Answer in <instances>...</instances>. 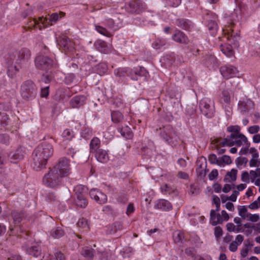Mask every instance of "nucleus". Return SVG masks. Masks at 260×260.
Returning <instances> with one entry per match:
<instances>
[{"label": "nucleus", "mask_w": 260, "mask_h": 260, "mask_svg": "<svg viewBox=\"0 0 260 260\" xmlns=\"http://www.w3.org/2000/svg\"><path fill=\"white\" fill-rule=\"evenodd\" d=\"M254 103L250 99H245L238 103V108L241 112H247L253 109Z\"/></svg>", "instance_id": "20"}, {"label": "nucleus", "mask_w": 260, "mask_h": 260, "mask_svg": "<svg viewBox=\"0 0 260 260\" xmlns=\"http://www.w3.org/2000/svg\"><path fill=\"white\" fill-rule=\"evenodd\" d=\"M127 11L139 14L144 11L146 9V5L144 3L141 2H130L128 4L125 5Z\"/></svg>", "instance_id": "14"}, {"label": "nucleus", "mask_w": 260, "mask_h": 260, "mask_svg": "<svg viewBox=\"0 0 260 260\" xmlns=\"http://www.w3.org/2000/svg\"><path fill=\"white\" fill-rule=\"evenodd\" d=\"M55 258H54V256L51 255L50 253L44 254L43 256V258L44 260H65V256L59 251H57L54 254Z\"/></svg>", "instance_id": "28"}, {"label": "nucleus", "mask_w": 260, "mask_h": 260, "mask_svg": "<svg viewBox=\"0 0 260 260\" xmlns=\"http://www.w3.org/2000/svg\"><path fill=\"white\" fill-rule=\"evenodd\" d=\"M173 40L175 41L182 43V44H187L188 42V39L185 34L177 30L172 36Z\"/></svg>", "instance_id": "25"}, {"label": "nucleus", "mask_w": 260, "mask_h": 260, "mask_svg": "<svg viewBox=\"0 0 260 260\" xmlns=\"http://www.w3.org/2000/svg\"><path fill=\"white\" fill-rule=\"evenodd\" d=\"M210 34L211 36H214L217 31L218 26L215 21L209 20L207 24Z\"/></svg>", "instance_id": "34"}, {"label": "nucleus", "mask_w": 260, "mask_h": 260, "mask_svg": "<svg viewBox=\"0 0 260 260\" xmlns=\"http://www.w3.org/2000/svg\"><path fill=\"white\" fill-rule=\"evenodd\" d=\"M160 135L166 142L172 146L176 145L178 137L171 125H167L165 126L161 130Z\"/></svg>", "instance_id": "9"}, {"label": "nucleus", "mask_w": 260, "mask_h": 260, "mask_svg": "<svg viewBox=\"0 0 260 260\" xmlns=\"http://www.w3.org/2000/svg\"><path fill=\"white\" fill-rule=\"evenodd\" d=\"M165 45V41L162 39H157L152 43V47L155 49H159L160 47Z\"/></svg>", "instance_id": "49"}, {"label": "nucleus", "mask_w": 260, "mask_h": 260, "mask_svg": "<svg viewBox=\"0 0 260 260\" xmlns=\"http://www.w3.org/2000/svg\"><path fill=\"white\" fill-rule=\"evenodd\" d=\"M86 102V97L84 95H77L73 98L70 101L72 108H78L82 106Z\"/></svg>", "instance_id": "21"}, {"label": "nucleus", "mask_w": 260, "mask_h": 260, "mask_svg": "<svg viewBox=\"0 0 260 260\" xmlns=\"http://www.w3.org/2000/svg\"><path fill=\"white\" fill-rule=\"evenodd\" d=\"M248 219L251 222H255L259 220L260 219V216L258 214H251L250 213L249 216L248 217Z\"/></svg>", "instance_id": "63"}, {"label": "nucleus", "mask_w": 260, "mask_h": 260, "mask_svg": "<svg viewBox=\"0 0 260 260\" xmlns=\"http://www.w3.org/2000/svg\"><path fill=\"white\" fill-rule=\"evenodd\" d=\"M160 189L164 194H171L174 192L175 188L169 184H165L161 186Z\"/></svg>", "instance_id": "38"}, {"label": "nucleus", "mask_w": 260, "mask_h": 260, "mask_svg": "<svg viewBox=\"0 0 260 260\" xmlns=\"http://www.w3.org/2000/svg\"><path fill=\"white\" fill-rule=\"evenodd\" d=\"M118 131L121 135L126 139H131L133 136L131 128L128 126L119 128Z\"/></svg>", "instance_id": "31"}, {"label": "nucleus", "mask_w": 260, "mask_h": 260, "mask_svg": "<svg viewBox=\"0 0 260 260\" xmlns=\"http://www.w3.org/2000/svg\"><path fill=\"white\" fill-rule=\"evenodd\" d=\"M232 161L231 157L228 155H223L219 158L218 165L220 167H223L226 165H230Z\"/></svg>", "instance_id": "36"}, {"label": "nucleus", "mask_w": 260, "mask_h": 260, "mask_svg": "<svg viewBox=\"0 0 260 260\" xmlns=\"http://www.w3.org/2000/svg\"><path fill=\"white\" fill-rule=\"evenodd\" d=\"M53 168L62 178L68 176L71 173L70 160L67 158L60 159Z\"/></svg>", "instance_id": "11"}, {"label": "nucleus", "mask_w": 260, "mask_h": 260, "mask_svg": "<svg viewBox=\"0 0 260 260\" xmlns=\"http://www.w3.org/2000/svg\"><path fill=\"white\" fill-rule=\"evenodd\" d=\"M223 33L224 36L222 41L226 43L225 45H221V51L225 56L230 57L234 55L233 48L239 46L240 34L237 32L235 34H231L229 31Z\"/></svg>", "instance_id": "3"}, {"label": "nucleus", "mask_w": 260, "mask_h": 260, "mask_svg": "<svg viewBox=\"0 0 260 260\" xmlns=\"http://www.w3.org/2000/svg\"><path fill=\"white\" fill-rule=\"evenodd\" d=\"M10 138L7 134H0V142L7 144L9 143Z\"/></svg>", "instance_id": "57"}, {"label": "nucleus", "mask_w": 260, "mask_h": 260, "mask_svg": "<svg viewBox=\"0 0 260 260\" xmlns=\"http://www.w3.org/2000/svg\"><path fill=\"white\" fill-rule=\"evenodd\" d=\"M94 250L91 248L85 247L82 251V254L86 257L92 258L93 256Z\"/></svg>", "instance_id": "45"}, {"label": "nucleus", "mask_w": 260, "mask_h": 260, "mask_svg": "<svg viewBox=\"0 0 260 260\" xmlns=\"http://www.w3.org/2000/svg\"><path fill=\"white\" fill-rule=\"evenodd\" d=\"M206 59V60L205 62V64L208 67H209L211 64L214 63L216 60L215 57L214 55H210V56H208L207 58Z\"/></svg>", "instance_id": "58"}, {"label": "nucleus", "mask_w": 260, "mask_h": 260, "mask_svg": "<svg viewBox=\"0 0 260 260\" xmlns=\"http://www.w3.org/2000/svg\"><path fill=\"white\" fill-rule=\"evenodd\" d=\"M77 206L81 208H85L87 205L88 202L86 199V196L78 198L76 200Z\"/></svg>", "instance_id": "44"}, {"label": "nucleus", "mask_w": 260, "mask_h": 260, "mask_svg": "<svg viewBox=\"0 0 260 260\" xmlns=\"http://www.w3.org/2000/svg\"><path fill=\"white\" fill-rule=\"evenodd\" d=\"M94 26L95 29L101 35L106 37H110L111 36L110 33L105 28L97 24H95Z\"/></svg>", "instance_id": "46"}, {"label": "nucleus", "mask_w": 260, "mask_h": 260, "mask_svg": "<svg viewBox=\"0 0 260 260\" xmlns=\"http://www.w3.org/2000/svg\"><path fill=\"white\" fill-rule=\"evenodd\" d=\"M37 93V88L32 81L27 80L22 84L20 93L23 99L31 100L36 96Z\"/></svg>", "instance_id": "7"}, {"label": "nucleus", "mask_w": 260, "mask_h": 260, "mask_svg": "<svg viewBox=\"0 0 260 260\" xmlns=\"http://www.w3.org/2000/svg\"><path fill=\"white\" fill-rule=\"evenodd\" d=\"M211 224L213 225H216L218 224H220L222 222L221 216L220 214L216 213L214 210H211L210 211V220Z\"/></svg>", "instance_id": "26"}, {"label": "nucleus", "mask_w": 260, "mask_h": 260, "mask_svg": "<svg viewBox=\"0 0 260 260\" xmlns=\"http://www.w3.org/2000/svg\"><path fill=\"white\" fill-rule=\"evenodd\" d=\"M228 131L231 133V134H240V128L238 125L230 126L227 128Z\"/></svg>", "instance_id": "52"}, {"label": "nucleus", "mask_w": 260, "mask_h": 260, "mask_svg": "<svg viewBox=\"0 0 260 260\" xmlns=\"http://www.w3.org/2000/svg\"><path fill=\"white\" fill-rule=\"evenodd\" d=\"M52 60L48 56L38 54L35 59V64L37 68L41 70H48L52 66Z\"/></svg>", "instance_id": "12"}, {"label": "nucleus", "mask_w": 260, "mask_h": 260, "mask_svg": "<svg viewBox=\"0 0 260 260\" xmlns=\"http://www.w3.org/2000/svg\"><path fill=\"white\" fill-rule=\"evenodd\" d=\"M177 24L180 28L185 30H189L192 26L191 22L186 19L177 20Z\"/></svg>", "instance_id": "32"}, {"label": "nucleus", "mask_w": 260, "mask_h": 260, "mask_svg": "<svg viewBox=\"0 0 260 260\" xmlns=\"http://www.w3.org/2000/svg\"><path fill=\"white\" fill-rule=\"evenodd\" d=\"M53 153V148L51 144L43 143L39 145L32 153L34 168L40 170L44 168Z\"/></svg>", "instance_id": "2"}, {"label": "nucleus", "mask_w": 260, "mask_h": 260, "mask_svg": "<svg viewBox=\"0 0 260 260\" xmlns=\"http://www.w3.org/2000/svg\"><path fill=\"white\" fill-rule=\"evenodd\" d=\"M101 145V141L98 137H94L90 141L89 146L91 152H96Z\"/></svg>", "instance_id": "30"}, {"label": "nucleus", "mask_w": 260, "mask_h": 260, "mask_svg": "<svg viewBox=\"0 0 260 260\" xmlns=\"http://www.w3.org/2000/svg\"><path fill=\"white\" fill-rule=\"evenodd\" d=\"M239 194V191L234 190L232 194L229 197H226L225 200H231L232 202H236L237 196Z\"/></svg>", "instance_id": "56"}, {"label": "nucleus", "mask_w": 260, "mask_h": 260, "mask_svg": "<svg viewBox=\"0 0 260 260\" xmlns=\"http://www.w3.org/2000/svg\"><path fill=\"white\" fill-rule=\"evenodd\" d=\"M249 153L251 154V158L249 161L250 167H258L260 166V158L257 149L254 147L249 149Z\"/></svg>", "instance_id": "18"}, {"label": "nucleus", "mask_w": 260, "mask_h": 260, "mask_svg": "<svg viewBox=\"0 0 260 260\" xmlns=\"http://www.w3.org/2000/svg\"><path fill=\"white\" fill-rule=\"evenodd\" d=\"M60 45L65 49H69L72 46L71 42L69 39L66 36L62 38L60 41Z\"/></svg>", "instance_id": "47"}, {"label": "nucleus", "mask_w": 260, "mask_h": 260, "mask_svg": "<svg viewBox=\"0 0 260 260\" xmlns=\"http://www.w3.org/2000/svg\"><path fill=\"white\" fill-rule=\"evenodd\" d=\"M212 203L216 206V211H218L220 209V202L219 198L217 196H213Z\"/></svg>", "instance_id": "54"}, {"label": "nucleus", "mask_w": 260, "mask_h": 260, "mask_svg": "<svg viewBox=\"0 0 260 260\" xmlns=\"http://www.w3.org/2000/svg\"><path fill=\"white\" fill-rule=\"evenodd\" d=\"M95 157L98 161L105 163L109 160V154L106 150L99 149L96 152Z\"/></svg>", "instance_id": "23"}, {"label": "nucleus", "mask_w": 260, "mask_h": 260, "mask_svg": "<svg viewBox=\"0 0 260 260\" xmlns=\"http://www.w3.org/2000/svg\"><path fill=\"white\" fill-rule=\"evenodd\" d=\"M18 151L19 150H17L15 153L11 152L9 154L8 157L12 162L15 163V160H19L22 158V155L19 153Z\"/></svg>", "instance_id": "41"}, {"label": "nucleus", "mask_w": 260, "mask_h": 260, "mask_svg": "<svg viewBox=\"0 0 260 260\" xmlns=\"http://www.w3.org/2000/svg\"><path fill=\"white\" fill-rule=\"evenodd\" d=\"M250 175L251 179H255V178L260 177V168H257L255 171H250Z\"/></svg>", "instance_id": "60"}, {"label": "nucleus", "mask_w": 260, "mask_h": 260, "mask_svg": "<svg viewBox=\"0 0 260 260\" xmlns=\"http://www.w3.org/2000/svg\"><path fill=\"white\" fill-rule=\"evenodd\" d=\"M94 46L99 51L107 54L109 51V47L106 42L102 40H97L94 43Z\"/></svg>", "instance_id": "24"}, {"label": "nucleus", "mask_w": 260, "mask_h": 260, "mask_svg": "<svg viewBox=\"0 0 260 260\" xmlns=\"http://www.w3.org/2000/svg\"><path fill=\"white\" fill-rule=\"evenodd\" d=\"M97 70L99 74L103 75L107 72L108 66L105 63H101L98 66Z\"/></svg>", "instance_id": "48"}, {"label": "nucleus", "mask_w": 260, "mask_h": 260, "mask_svg": "<svg viewBox=\"0 0 260 260\" xmlns=\"http://www.w3.org/2000/svg\"><path fill=\"white\" fill-rule=\"evenodd\" d=\"M220 102L223 105L225 106H226L230 104V96L228 91L224 90L222 92Z\"/></svg>", "instance_id": "42"}, {"label": "nucleus", "mask_w": 260, "mask_h": 260, "mask_svg": "<svg viewBox=\"0 0 260 260\" xmlns=\"http://www.w3.org/2000/svg\"><path fill=\"white\" fill-rule=\"evenodd\" d=\"M44 248L45 247L42 248L40 243L37 242L30 246L25 247V250L29 255L37 257L41 255L42 251L44 250Z\"/></svg>", "instance_id": "16"}, {"label": "nucleus", "mask_w": 260, "mask_h": 260, "mask_svg": "<svg viewBox=\"0 0 260 260\" xmlns=\"http://www.w3.org/2000/svg\"><path fill=\"white\" fill-rule=\"evenodd\" d=\"M77 226L78 228L83 229L85 231L88 230L89 229L88 221L84 218H81L79 219L77 222Z\"/></svg>", "instance_id": "39"}, {"label": "nucleus", "mask_w": 260, "mask_h": 260, "mask_svg": "<svg viewBox=\"0 0 260 260\" xmlns=\"http://www.w3.org/2000/svg\"><path fill=\"white\" fill-rule=\"evenodd\" d=\"M227 230L229 232L238 233L240 231L238 228H236V226L233 223H228L226 224Z\"/></svg>", "instance_id": "55"}, {"label": "nucleus", "mask_w": 260, "mask_h": 260, "mask_svg": "<svg viewBox=\"0 0 260 260\" xmlns=\"http://www.w3.org/2000/svg\"><path fill=\"white\" fill-rule=\"evenodd\" d=\"M62 178V177L58 174V172H57L52 168L44 176L43 182L46 186L53 188L60 184Z\"/></svg>", "instance_id": "6"}, {"label": "nucleus", "mask_w": 260, "mask_h": 260, "mask_svg": "<svg viewBox=\"0 0 260 260\" xmlns=\"http://www.w3.org/2000/svg\"><path fill=\"white\" fill-rule=\"evenodd\" d=\"M62 137L66 140H72L74 137V132L71 129H66L62 134Z\"/></svg>", "instance_id": "43"}, {"label": "nucleus", "mask_w": 260, "mask_h": 260, "mask_svg": "<svg viewBox=\"0 0 260 260\" xmlns=\"http://www.w3.org/2000/svg\"><path fill=\"white\" fill-rule=\"evenodd\" d=\"M89 195L92 199L94 200L99 204H104L107 201L106 194L96 188L91 189L89 191Z\"/></svg>", "instance_id": "15"}, {"label": "nucleus", "mask_w": 260, "mask_h": 260, "mask_svg": "<svg viewBox=\"0 0 260 260\" xmlns=\"http://www.w3.org/2000/svg\"><path fill=\"white\" fill-rule=\"evenodd\" d=\"M181 2V0H167V4L173 7L178 6Z\"/></svg>", "instance_id": "59"}, {"label": "nucleus", "mask_w": 260, "mask_h": 260, "mask_svg": "<svg viewBox=\"0 0 260 260\" xmlns=\"http://www.w3.org/2000/svg\"><path fill=\"white\" fill-rule=\"evenodd\" d=\"M238 214L243 219H247L250 214L245 206H240L238 208Z\"/></svg>", "instance_id": "40"}, {"label": "nucleus", "mask_w": 260, "mask_h": 260, "mask_svg": "<svg viewBox=\"0 0 260 260\" xmlns=\"http://www.w3.org/2000/svg\"><path fill=\"white\" fill-rule=\"evenodd\" d=\"M220 71L222 77L225 79L235 77L238 73L237 69L230 64L221 67Z\"/></svg>", "instance_id": "13"}, {"label": "nucleus", "mask_w": 260, "mask_h": 260, "mask_svg": "<svg viewBox=\"0 0 260 260\" xmlns=\"http://www.w3.org/2000/svg\"><path fill=\"white\" fill-rule=\"evenodd\" d=\"M173 238L174 242L179 246L184 244L185 240L184 233L180 231H176L173 234Z\"/></svg>", "instance_id": "22"}, {"label": "nucleus", "mask_w": 260, "mask_h": 260, "mask_svg": "<svg viewBox=\"0 0 260 260\" xmlns=\"http://www.w3.org/2000/svg\"><path fill=\"white\" fill-rule=\"evenodd\" d=\"M30 57V52L27 48H22L9 54L6 58L8 76L10 78L15 77L22 68V64L27 62Z\"/></svg>", "instance_id": "1"}, {"label": "nucleus", "mask_w": 260, "mask_h": 260, "mask_svg": "<svg viewBox=\"0 0 260 260\" xmlns=\"http://www.w3.org/2000/svg\"><path fill=\"white\" fill-rule=\"evenodd\" d=\"M129 74L132 80H137L138 76L147 77L148 72L144 67L138 66L132 69Z\"/></svg>", "instance_id": "17"}, {"label": "nucleus", "mask_w": 260, "mask_h": 260, "mask_svg": "<svg viewBox=\"0 0 260 260\" xmlns=\"http://www.w3.org/2000/svg\"><path fill=\"white\" fill-rule=\"evenodd\" d=\"M12 217L15 224H18L21 221V217L19 213L16 211L13 212L12 213Z\"/></svg>", "instance_id": "50"}, {"label": "nucleus", "mask_w": 260, "mask_h": 260, "mask_svg": "<svg viewBox=\"0 0 260 260\" xmlns=\"http://www.w3.org/2000/svg\"><path fill=\"white\" fill-rule=\"evenodd\" d=\"M248 142L247 138L242 134H231L227 136L222 141V144L223 146H232L236 145L241 146Z\"/></svg>", "instance_id": "8"}, {"label": "nucleus", "mask_w": 260, "mask_h": 260, "mask_svg": "<svg viewBox=\"0 0 260 260\" xmlns=\"http://www.w3.org/2000/svg\"><path fill=\"white\" fill-rule=\"evenodd\" d=\"M111 119L113 122L118 123L122 122L124 116L122 113L118 111H113L111 112Z\"/></svg>", "instance_id": "29"}, {"label": "nucleus", "mask_w": 260, "mask_h": 260, "mask_svg": "<svg viewBox=\"0 0 260 260\" xmlns=\"http://www.w3.org/2000/svg\"><path fill=\"white\" fill-rule=\"evenodd\" d=\"M87 188L81 184H79L74 187V191L76 195V198H81V197L86 196L87 193Z\"/></svg>", "instance_id": "27"}, {"label": "nucleus", "mask_w": 260, "mask_h": 260, "mask_svg": "<svg viewBox=\"0 0 260 260\" xmlns=\"http://www.w3.org/2000/svg\"><path fill=\"white\" fill-rule=\"evenodd\" d=\"M154 208L155 209L168 211L172 209V206L168 201L165 199H159L155 201Z\"/></svg>", "instance_id": "19"}, {"label": "nucleus", "mask_w": 260, "mask_h": 260, "mask_svg": "<svg viewBox=\"0 0 260 260\" xmlns=\"http://www.w3.org/2000/svg\"><path fill=\"white\" fill-rule=\"evenodd\" d=\"M104 23L109 28L114 31L118 30L120 27L118 24H116V23L114 21V20L110 18L105 19L104 21Z\"/></svg>", "instance_id": "35"}, {"label": "nucleus", "mask_w": 260, "mask_h": 260, "mask_svg": "<svg viewBox=\"0 0 260 260\" xmlns=\"http://www.w3.org/2000/svg\"><path fill=\"white\" fill-rule=\"evenodd\" d=\"M260 131V126L258 125L250 126L248 129V132L250 134H257Z\"/></svg>", "instance_id": "53"}, {"label": "nucleus", "mask_w": 260, "mask_h": 260, "mask_svg": "<svg viewBox=\"0 0 260 260\" xmlns=\"http://www.w3.org/2000/svg\"><path fill=\"white\" fill-rule=\"evenodd\" d=\"M63 16L64 13L62 12H60L59 14L54 13L48 17L42 16L39 17L38 19H33L31 22L35 27L42 29L55 24L59 18Z\"/></svg>", "instance_id": "5"}, {"label": "nucleus", "mask_w": 260, "mask_h": 260, "mask_svg": "<svg viewBox=\"0 0 260 260\" xmlns=\"http://www.w3.org/2000/svg\"><path fill=\"white\" fill-rule=\"evenodd\" d=\"M242 13L243 9L241 8V5L237 7L233 12L225 13L224 15V18L228 23V25L222 28L223 32L229 31L231 34H235L236 32H234V29H236L237 23L240 25Z\"/></svg>", "instance_id": "4"}, {"label": "nucleus", "mask_w": 260, "mask_h": 260, "mask_svg": "<svg viewBox=\"0 0 260 260\" xmlns=\"http://www.w3.org/2000/svg\"><path fill=\"white\" fill-rule=\"evenodd\" d=\"M250 209L254 210L260 208V196L258 197L256 200L253 202L248 206Z\"/></svg>", "instance_id": "51"}, {"label": "nucleus", "mask_w": 260, "mask_h": 260, "mask_svg": "<svg viewBox=\"0 0 260 260\" xmlns=\"http://www.w3.org/2000/svg\"><path fill=\"white\" fill-rule=\"evenodd\" d=\"M199 107L203 113L207 117L211 118L214 114L213 102L209 98H203L199 104Z\"/></svg>", "instance_id": "10"}, {"label": "nucleus", "mask_w": 260, "mask_h": 260, "mask_svg": "<svg viewBox=\"0 0 260 260\" xmlns=\"http://www.w3.org/2000/svg\"><path fill=\"white\" fill-rule=\"evenodd\" d=\"M75 78V75L73 74H70L66 76L64 80L67 84H70L73 82Z\"/></svg>", "instance_id": "62"}, {"label": "nucleus", "mask_w": 260, "mask_h": 260, "mask_svg": "<svg viewBox=\"0 0 260 260\" xmlns=\"http://www.w3.org/2000/svg\"><path fill=\"white\" fill-rule=\"evenodd\" d=\"M222 235V230L220 226H216L214 229V235L215 237L218 239Z\"/></svg>", "instance_id": "64"}, {"label": "nucleus", "mask_w": 260, "mask_h": 260, "mask_svg": "<svg viewBox=\"0 0 260 260\" xmlns=\"http://www.w3.org/2000/svg\"><path fill=\"white\" fill-rule=\"evenodd\" d=\"M237 171L232 169L230 172L227 173L224 177V181L226 182H231L235 181L237 178Z\"/></svg>", "instance_id": "33"}, {"label": "nucleus", "mask_w": 260, "mask_h": 260, "mask_svg": "<svg viewBox=\"0 0 260 260\" xmlns=\"http://www.w3.org/2000/svg\"><path fill=\"white\" fill-rule=\"evenodd\" d=\"M194 260H212V258L207 254L197 255L195 256Z\"/></svg>", "instance_id": "61"}, {"label": "nucleus", "mask_w": 260, "mask_h": 260, "mask_svg": "<svg viewBox=\"0 0 260 260\" xmlns=\"http://www.w3.org/2000/svg\"><path fill=\"white\" fill-rule=\"evenodd\" d=\"M64 234L63 231L60 227H57L55 229L52 230L50 232L49 236H51L54 238L58 239L61 237Z\"/></svg>", "instance_id": "37"}]
</instances>
